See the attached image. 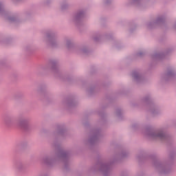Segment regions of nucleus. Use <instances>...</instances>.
Returning a JSON list of instances; mask_svg holds the SVG:
<instances>
[{"mask_svg":"<svg viewBox=\"0 0 176 176\" xmlns=\"http://www.w3.org/2000/svg\"><path fill=\"white\" fill-rule=\"evenodd\" d=\"M5 122L7 126H10L13 123V120L12 118H7L5 120Z\"/></svg>","mask_w":176,"mask_h":176,"instance_id":"nucleus-1","label":"nucleus"}]
</instances>
